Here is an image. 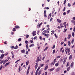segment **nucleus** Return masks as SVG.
<instances>
[{
    "label": "nucleus",
    "mask_w": 75,
    "mask_h": 75,
    "mask_svg": "<svg viewBox=\"0 0 75 75\" xmlns=\"http://www.w3.org/2000/svg\"><path fill=\"white\" fill-rule=\"evenodd\" d=\"M47 32V30H44L42 33V34L43 35H44L45 36H46V38H48V36H49V34H45L46 32Z\"/></svg>",
    "instance_id": "1"
},
{
    "label": "nucleus",
    "mask_w": 75,
    "mask_h": 75,
    "mask_svg": "<svg viewBox=\"0 0 75 75\" xmlns=\"http://www.w3.org/2000/svg\"><path fill=\"white\" fill-rule=\"evenodd\" d=\"M70 48H68V47H66V48L65 49V52H66V54H67V52L68 53H69V52H70Z\"/></svg>",
    "instance_id": "2"
},
{
    "label": "nucleus",
    "mask_w": 75,
    "mask_h": 75,
    "mask_svg": "<svg viewBox=\"0 0 75 75\" xmlns=\"http://www.w3.org/2000/svg\"><path fill=\"white\" fill-rule=\"evenodd\" d=\"M39 58H40V57H38L37 60L36 61L37 63L39 61H40L41 60V58H40V59Z\"/></svg>",
    "instance_id": "3"
},
{
    "label": "nucleus",
    "mask_w": 75,
    "mask_h": 75,
    "mask_svg": "<svg viewBox=\"0 0 75 75\" xmlns=\"http://www.w3.org/2000/svg\"><path fill=\"white\" fill-rule=\"evenodd\" d=\"M36 31H34L32 33V34L33 35V36H35L36 35Z\"/></svg>",
    "instance_id": "4"
},
{
    "label": "nucleus",
    "mask_w": 75,
    "mask_h": 75,
    "mask_svg": "<svg viewBox=\"0 0 75 75\" xmlns=\"http://www.w3.org/2000/svg\"><path fill=\"white\" fill-rule=\"evenodd\" d=\"M5 55V54H4L1 55L0 57L1 59H3V57H4V56Z\"/></svg>",
    "instance_id": "5"
},
{
    "label": "nucleus",
    "mask_w": 75,
    "mask_h": 75,
    "mask_svg": "<svg viewBox=\"0 0 75 75\" xmlns=\"http://www.w3.org/2000/svg\"><path fill=\"white\" fill-rule=\"evenodd\" d=\"M42 72V70H40L38 72V75H40L41 74V72Z\"/></svg>",
    "instance_id": "6"
},
{
    "label": "nucleus",
    "mask_w": 75,
    "mask_h": 75,
    "mask_svg": "<svg viewBox=\"0 0 75 75\" xmlns=\"http://www.w3.org/2000/svg\"><path fill=\"white\" fill-rule=\"evenodd\" d=\"M48 65L47 64H46V67L45 68L44 70H45L47 69L48 68Z\"/></svg>",
    "instance_id": "7"
},
{
    "label": "nucleus",
    "mask_w": 75,
    "mask_h": 75,
    "mask_svg": "<svg viewBox=\"0 0 75 75\" xmlns=\"http://www.w3.org/2000/svg\"><path fill=\"white\" fill-rule=\"evenodd\" d=\"M44 65H45V64H40V67H44Z\"/></svg>",
    "instance_id": "8"
},
{
    "label": "nucleus",
    "mask_w": 75,
    "mask_h": 75,
    "mask_svg": "<svg viewBox=\"0 0 75 75\" xmlns=\"http://www.w3.org/2000/svg\"><path fill=\"white\" fill-rule=\"evenodd\" d=\"M71 34H69L68 35V36L67 37V39H70V38H71Z\"/></svg>",
    "instance_id": "9"
},
{
    "label": "nucleus",
    "mask_w": 75,
    "mask_h": 75,
    "mask_svg": "<svg viewBox=\"0 0 75 75\" xmlns=\"http://www.w3.org/2000/svg\"><path fill=\"white\" fill-rule=\"evenodd\" d=\"M74 62H72L71 64L70 67L71 68H72L73 67V65H74Z\"/></svg>",
    "instance_id": "10"
},
{
    "label": "nucleus",
    "mask_w": 75,
    "mask_h": 75,
    "mask_svg": "<svg viewBox=\"0 0 75 75\" xmlns=\"http://www.w3.org/2000/svg\"><path fill=\"white\" fill-rule=\"evenodd\" d=\"M10 62H8L6 64H5L4 65L5 67H7L8 65H9V64H10Z\"/></svg>",
    "instance_id": "11"
},
{
    "label": "nucleus",
    "mask_w": 75,
    "mask_h": 75,
    "mask_svg": "<svg viewBox=\"0 0 75 75\" xmlns=\"http://www.w3.org/2000/svg\"><path fill=\"white\" fill-rule=\"evenodd\" d=\"M60 70H61V69H60V67H58L56 70V71L57 72H58V71H60Z\"/></svg>",
    "instance_id": "12"
},
{
    "label": "nucleus",
    "mask_w": 75,
    "mask_h": 75,
    "mask_svg": "<svg viewBox=\"0 0 75 75\" xmlns=\"http://www.w3.org/2000/svg\"><path fill=\"white\" fill-rule=\"evenodd\" d=\"M57 21L58 22V23H59L61 22V20H60L59 19H57Z\"/></svg>",
    "instance_id": "13"
},
{
    "label": "nucleus",
    "mask_w": 75,
    "mask_h": 75,
    "mask_svg": "<svg viewBox=\"0 0 75 75\" xmlns=\"http://www.w3.org/2000/svg\"><path fill=\"white\" fill-rule=\"evenodd\" d=\"M59 65V64L58 63H56L55 64V67H58Z\"/></svg>",
    "instance_id": "14"
},
{
    "label": "nucleus",
    "mask_w": 75,
    "mask_h": 75,
    "mask_svg": "<svg viewBox=\"0 0 75 75\" xmlns=\"http://www.w3.org/2000/svg\"><path fill=\"white\" fill-rule=\"evenodd\" d=\"M72 55H70L69 57V59H72Z\"/></svg>",
    "instance_id": "15"
},
{
    "label": "nucleus",
    "mask_w": 75,
    "mask_h": 75,
    "mask_svg": "<svg viewBox=\"0 0 75 75\" xmlns=\"http://www.w3.org/2000/svg\"><path fill=\"white\" fill-rule=\"evenodd\" d=\"M69 65V62H68L67 63V64L66 66V67H68V66Z\"/></svg>",
    "instance_id": "16"
},
{
    "label": "nucleus",
    "mask_w": 75,
    "mask_h": 75,
    "mask_svg": "<svg viewBox=\"0 0 75 75\" xmlns=\"http://www.w3.org/2000/svg\"><path fill=\"white\" fill-rule=\"evenodd\" d=\"M68 45L69 46V47H70V45H71V42H70V41H69L68 42Z\"/></svg>",
    "instance_id": "17"
},
{
    "label": "nucleus",
    "mask_w": 75,
    "mask_h": 75,
    "mask_svg": "<svg viewBox=\"0 0 75 75\" xmlns=\"http://www.w3.org/2000/svg\"><path fill=\"white\" fill-rule=\"evenodd\" d=\"M15 28H20V27L18 25L16 26Z\"/></svg>",
    "instance_id": "18"
},
{
    "label": "nucleus",
    "mask_w": 75,
    "mask_h": 75,
    "mask_svg": "<svg viewBox=\"0 0 75 75\" xmlns=\"http://www.w3.org/2000/svg\"><path fill=\"white\" fill-rule=\"evenodd\" d=\"M40 67H39L38 68V69L36 70V71L38 72V71H39V70H40Z\"/></svg>",
    "instance_id": "19"
},
{
    "label": "nucleus",
    "mask_w": 75,
    "mask_h": 75,
    "mask_svg": "<svg viewBox=\"0 0 75 75\" xmlns=\"http://www.w3.org/2000/svg\"><path fill=\"white\" fill-rule=\"evenodd\" d=\"M21 51L22 53H25V50H21Z\"/></svg>",
    "instance_id": "20"
},
{
    "label": "nucleus",
    "mask_w": 75,
    "mask_h": 75,
    "mask_svg": "<svg viewBox=\"0 0 75 75\" xmlns=\"http://www.w3.org/2000/svg\"><path fill=\"white\" fill-rule=\"evenodd\" d=\"M70 69V67H69L67 68V71H69Z\"/></svg>",
    "instance_id": "21"
},
{
    "label": "nucleus",
    "mask_w": 75,
    "mask_h": 75,
    "mask_svg": "<svg viewBox=\"0 0 75 75\" xmlns=\"http://www.w3.org/2000/svg\"><path fill=\"white\" fill-rule=\"evenodd\" d=\"M56 59H57V58L56 59H54V60L53 61V63H55L56 62Z\"/></svg>",
    "instance_id": "22"
},
{
    "label": "nucleus",
    "mask_w": 75,
    "mask_h": 75,
    "mask_svg": "<svg viewBox=\"0 0 75 75\" xmlns=\"http://www.w3.org/2000/svg\"><path fill=\"white\" fill-rule=\"evenodd\" d=\"M0 52H1L2 54H3V53H4V51H3V50H0Z\"/></svg>",
    "instance_id": "23"
},
{
    "label": "nucleus",
    "mask_w": 75,
    "mask_h": 75,
    "mask_svg": "<svg viewBox=\"0 0 75 75\" xmlns=\"http://www.w3.org/2000/svg\"><path fill=\"white\" fill-rule=\"evenodd\" d=\"M4 61V60H2L0 62L1 64Z\"/></svg>",
    "instance_id": "24"
},
{
    "label": "nucleus",
    "mask_w": 75,
    "mask_h": 75,
    "mask_svg": "<svg viewBox=\"0 0 75 75\" xmlns=\"http://www.w3.org/2000/svg\"><path fill=\"white\" fill-rule=\"evenodd\" d=\"M11 48L12 50H14L15 49V47L14 46H12Z\"/></svg>",
    "instance_id": "25"
},
{
    "label": "nucleus",
    "mask_w": 75,
    "mask_h": 75,
    "mask_svg": "<svg viewBox=\"0 0 75 75\" xmlns=\"http://www.w3.org/2000/svg\"><path fill=\"white\" fill-rule=\"evenodd\" d=\"M26 47L27 49H28V44L26 45Z\"/></svg>",
    "instance_id": "26"
},
{
    "label": "nucleus",
    "mask_w": 75,
    "mask_h": 75,
    "mask_svg": "<svg viewBox=\"0 0 75 75\" xmlns=\"http://www.w3.org/2000/svg\"><path fill=\"white\" fill-rule=\"evenodd\" d=\"M18 46L16 45V47H15V49H17L18 48Z\"/></svg>",
    "instance_id": "27"
},
{
    "label": "nucleus",
    "mask_w": 75,
    "mask_h": 75,
    "mask_svg": "<svg viewBox=\"0 0 75 75\" xmlns=\"http://www.w3.org/2000/svg\"><path fill=\"white\" fill-rule=\"evenodd\" d=\"M21 41V39L19 38L18 39V41Z\"/></svg>",
    "instance_id": "28"
},
{
    "label": "nucleus",
    "mask_w": 75,
    "mask_h": 75,
    "mask_svg": "<svg viewBox=\"0 0 75 75\" xmlns=\"http://www.w3.org/2000/svg\"><path fill=\"white\" fill-rule=\"evenodd\" d=\"M54 68H53L52 69H50V71H53V70H54Z\"/></svg>",
    "instance_id": "29"
},
{
    "label": "nucleus",
    "mask_w": 75,
    "mask_h": 75,
    "mask_svg": "<svg viewBox=\"0 0 75 75\" xmlns=\"http://www.w3.org/2000/svg\"><path fill=\"white\" fill-rule=\"evenodd\" d=\"M29 74V71L27 70V72H26V75H27L28 74Z\"/></svg>",
    "instance_id": "30"
},
{
    "label": "nucleus",
    "mask_w": 75,
    "mask_h": 75,
    "mask_svg": "<svg viewBox=\"0 0 75 75\" xmlns=\"http://www.w3.org/2000/svg\"><path fill=\"white\" fill-rule=\"evenodd\" d=\"M70 13V10H68L67 11V14H68V13Z\"/></svg>",
    "instance_id": "31"
},
{
    "label": "nucleus",
    "mask_w": 75,
    "mask_h": 75,
    "mask_svg": "<svg viewBox=\"0 0 75 75\" xmlns=\"http://www.w3.org/2000/svg\"><path fill=\"white\" fill-rule=\"evenodd\" d=\"M25 44H28V42L27 40H25Z\"/></svg>",
    "instance_id": "32"
},
{
    "label": "nucleus",
    "mask_w": 75,
    "mask_h": 75,
    "mask_svg": "<svg viewBox=\"0 0 75 75\" xmlns=\"http://www.w3.org/2000/svg\"><path fill=\"white\" fill-rule=\"evenodd\" d=\"M30 66H29L28 67V70H27V71H29V70H30Z\"/></svg>",
    "instance_id": "33"
},
{
    "label": "nucleus",
    "mask_w": 75,
    "mask_h": 75,
    "mask_svg": "<svg viewBox=\"0 0 75 75\" xmlns=\"http://www.w3.org/2000/svg\"><path fill=\"white\" fill-rule=\"evenodd\" d=\"M40 25H37V27L38 28H40Z\"/></svg>",
    "instance_id": "34"
},
{
    "label": "nucleus",
    "mask_w": 75,
    "mask_h": 75,
    "mask_svg": "<svg viewBox=\"0 0 75 75\" xmlns=\"http://www.w3.org/2000/svg\"><path fill=\"white\" fill-rule=\"evenodd\" d=\"M47 49H48V47H46L45 48V49L44 50V51H46L47 50Z\"/></svg>",
    "instance_id": "35"
},
{
    "label": "nucleus",
    "mask_w": 75,
    "mask_h": 75,
    "mask_svg": "<svg viewBox=\"0 0 75 75\" xmlns=\"http://www.w3.org/2000/svg\"><path fill=\"white\" fill-rule=\"evenodd\" d=\"M7 61H8V60H7V59H6V60H4V62H5V63H6V62H7Z\"/></svg>",
    "instance_id": "36"
},
{
    "label": "nucleus",
    "mask_w": 75,
    "mask_h": 75,
    "mask_svg": "<svg viewBox=\"0 0 75 75\" xmlns=\"http://www.w3.org/2000/svg\"><path fill=\"white\" fill-rule=\"evenodd\" d=\"M68 7H70L71 6V4H69V3H68Z\"/></svg>",
    "instance_id": "37"
},
{
    "label": "nucleus",
    "mask_w": 75,
    "mask_h": 75,
    "mask_svg": "<svg viewBox=\"0 0 75 75\" xmlns=\"http://www.w3.org/2000/svg\"><path fill=\"white\" fill-rule=\"evenodd\" d=\"M29 63V61H27L26 63V65H28V64Z\"/></svg>",
    "instance_id": "38"
},
{
    "label": "nucleus",
    "mask_w": 75,
    "mask_h": 75,
    "mask_svg": "<svg viewBox=\"0 0 75 75\" xmlns=\"http://www.w3.org/2000/svg\"><path fill=\"white\" fill-rule=\"evenodd\" d=\"M40 31L39 30H38V33H37V34H38V35H39V34H40Z\"/></svg>",
    "instance_id": "39"
},
{
    "label": "nucleus",
    "mask_w": 75,
    "mask_h": 75,
    "mask_svg": "<svg viewBox=\"0 0 75 75\" xmlns=\"http://www.w3.org/2000/svg\"><path fill=\"white\" fill-rule=\"evenodd\" d=\"M55 49H54L53 50V54H54V53H55Z\"/></svg>",
    "instance_id": "40"
},
{
    "label": "nucleus",
    "mask_w": 75,
    "mask_h": 75,
    "mask_svg": "<svg viewBox=\"0 0 75 75\" xmlns=\"http://www.w3.org/2000/svg\"><path fill=\"white\" fill-rule=\"evenodd\" d=\"M20 61V59H19L18 60H17L16 62L15 63H16L17 62H18V61Z\"/></svg>",
    "instance_id": "41"
},
{
    "label": "nucleus",
    "mask_w": 75,
    "mask_h": 75,
    "mask_svg": "<svg viewBox=\"0 0 75 75\" xmlns=\"http://www.w3.org/2000/svg\"><path fill=\"white\" fill-rule=\"evenodd\" d=\"M20 69H21V67L19 66L18 72H20Z\"/></svg>",
    "instance_id": "42"
},
{
    "label": "nucleus",
    "mask_w": 75,
    "mask_h": 75,
    "mask_svg": "<svg viewBox=\"0 0 75 75\" xmlns=\"http://www.w3.org/2000/svg\"><path fill=\"white\" fill-rule=\"evenodd\" d=\"M29 37V35H26V38H28Z\"/></svg>",
    "instance_id": "43"
},
{
    "label": "nucleus",
    "mask_w": 75,
    "mask_h": 75,
    "mask_svg": "<svg viewBox=\"0 0 75 75\" xmlns=\"http://www.w3.org/2000/svg\"><path fill=\"white\" fill-rule=\"evenodd\" d=\"M47 31H50V28H47Z\"/></svg>",
    "instance_id": "44"
},
{
    "label": "nucleus",
    "mask_w": 75,
    "mask_h": 75,
    "mask_svg": "<svg viewBox=\"0 0 75 75\" xmlns=\"http://www.w3.org/2000/svg\"><path fill=\"white\" fill-rule=\"evenodd\" d=\"M25 54H27V55H28V51H26Z\"/></svg>",
    "instance_id": "45"
},
{
    "label": "nucleus",
    "mask_w": 75,
    "mask_h": 75,
    "mask_svg": "<svg viewBox=\"0 0 75 75\" xmlns=\"http://www.w3.org/2000/svg\"><path fill=\"white\" fill-rule=\"evenodd\" d=\"M51 32L52 33V34H54V33L55 32V31H54H54H51Z\"/></svg>",
    "instance_id": "46"
},
{
    "label": "nucleus",
    "mask_w": 75,
    "mask_h": 75,
    "mask_svg": "<svg viewBox=\"0 0 75 75\" xmlns=\"http://www.w3.org/2000/svg\"><path fill=\"white\" fill-rule=\"evenodd\" d=\"M37 67H38V65H35V69H37Z\"/></svg>",
    "instance_id": "47"
},
{
    "label": "nucleus",
    "mask_w": 75,
    "mask_h": 75,
    "mask_svg": "<svg viewBox=\"0 0 75 75\" xmlns=\"http://www.w3.org/2000/svg\"><path fill=\"white\" fill-rule=\"evenodd\" d=\"M63 14L64 16H65L66 15V12H64L63 13Z\"/></svg>",
    "instance_id": "48"
},
{
    "label": "nucleus",
    "mask_w": 75,
    "mask_h": 75,
    "mask_svg": "<svg viewBox=\"0 0 75 75\" xmlns=\"http://www.w3.org/2000/svg\"><path fill=\"white\" fill-rule=\"evenodd\" d=\"M37 74H38V72L36 71L35 74V75H37Z\"/></svg>",
    "instance_id": "49"
},
{
    "label": "nucleus",
    "mask_w": 75,
    "mask_h": 75,
    "mask_svg": "<svg viewBox=\"0 0 75 75\" xmlns=\"http://www.w3.org/2000/svg\"><path fill=\"white\" fill-rule=\"evenodd\" d=\"M7 44V42L5 41L4 44Z\"/></svg>",
    "instance_id": "50"
},
{
    "label": "nucleus",
    "mask_w": 75,
    "mask_h": 75,
    "mask_svg": "<svg viewBox=\"0 0 75 75\" xmlns=\"http://www.w3.org/2000/svg\"><path fill=\"white\" fill-rule=\"evenodd\" d=\"M64 42H61V45H62V44H64Z\"/></svg>",
    "instance_id": "51"
},
{
    "label": "nucleus",
    "mask_w": 75,
    "mask_h": 75,
    "mask_svg": "<svg viewBox=\"0 0 75 75\" xmlns=\"http://www.w3.org/2000/svg\"><path fill=\"white\" fill-rule=\"evenodd\" d=\"M54 36L56 38H58V37L57 36V35L56 33L54 34Z\"/></svg>",
    "instance_id": "52"
},
{
    "label": "nucleus",
    "mask_w": 75,
    "mask_h": 75,
    "mask_svg": "<svg viewBox=\"0 0 75 75\" xmlns=\"http://www.w3.org/2000/svg\"><path fill=\"white\" fill-rule=\"evenodd\" d=\"M46 11L45 10L44 11V14H46Z\"/></svg>",
    "instance_id": "53"
},
{
    "label": "nucleus",
    "mask_w": 75,
    "mask_h": 75,
    "mask_svg": "<svg viewBox=\"0 0 75 75\" xmlns=\"http://www.w3.org/2000/svg\"><path fill=\"white\" fill-rule=\"evenodd\" d=\"M72 35L73 37H74V33L73 32L72 33Z\"/></svg>",
    "instance_id": "54"
},
{
    "label": "nucleus",
    "mask_w": 75,
    "mask_h": 75,
    "mask_svg": "<svg viewBox=\"0 0 75 75\" xmlns=\"http://www.w3.org/2000/svg\"><path fill=\"white\" fill-rule=\"evenodd\" d=\"M66 62V61L65 60H64L63 62V64H64Z\"/></svg>",
    "instance_id": "55"
},
{
    "label": "nucleus",
    "mask_w": 75,
    "mask_h": 75,
    "mask_svg": "<svg viewBox=\"0 0 75 75\" xmlns=\"http://www.w3.org/2000/svg\"><path fill=\"white\" fill-rule=\"evenodd\" d=\"M37 38V36H36L34 38V40H35L36 38Z\"/></svg>",
    "instance_id": "56"
},
{
    "label": "nucleus",
    "mask_w": 75,
    "mask_h": 75,
    "mask_svg": "<svg viewBox=\"0 0 75 75\" xmlns=\"http://www.w3.org/2000/svg\"><path fill=\"white\" fill-rule=\"evenodd\" d=\"M74 21H75L72 20L71 21V22L72 23H74Z\"/></svg>",
    "instance_id": "57"
},
{
    "label": "nucleus",
    "mask_w": 75,
    "mask_h": 75,
    "mask_svg": "<svg viewBox=\"0 0 75 75\" xmlns=\"http://www.w3.org/2000/svg\"><path fill=\"white\" fill-rule=\"evenodd\" d=\"M30 41L31 43H33V40H30Z\"/></svg>",
    "instance_id": "58"
},
{
    "label": "nucleus",
    "mask_w": 75,
    "mask_h": 75,
    "mask_svg": "<svg viewBox=\"0 0 75 75\" xmlns=\"http://www.w3.org/2000/svg\"><path fill=\"white\" fill-rule=\"evenodd\" d=\"M53 19V18H51L50 20V21L51 22V21H52V20Z\"/></svg>",
    "instance_id": "59"
},
{
    "label": "nucleus",
    "mask_w": 75,
    "mask_h": 75,
    "mask_svg": "<svg viewBox=\"0 0 75 75\" xmlns=\"http://www.w3.org/2000/svg\"><path fill=\"white\" fill-rule=\"evenodd\" d=\"M55 45H54L52 48V49H54V48H55Z\"/></svg>",
    "instance_id": "60"
},
{
    "label": "nucleus",
    "mask_w": 75,
    "mask_h": 75,
    "mask_svg": "<svg viewBox=\"0 0 75 75\" xmlns=\"http://www.w3.org/2000/svg\"><path fill=\"white\" fill-rule=\"evenodd\" d=\"M54 64L55 63H54L53 62H52L51 64L52 65H54Z\"/></svg>",
    "instance_id": "61"
},
{
    "label": "nucleus",
    "mask_w": 75,
    "mask_h": 75,
    "mask_svg": "<svg viewBox=\"0 0 75 75\" xmlns=\"http://www.w3.org/2000/svg\"><path fill=\"white\" fill-rule=\"evenodd\" d=\"M67 57H65L64 59V61H66L67 60Z\"/></svg>",
    "instance_id": "62"
},
{
    "label": "nucleus",
    "mask_w": 75,
    "mask_h": 75,
    "mask_svg": "<svg viewBox=\"0 0 75 75\" xmlns=\"http://www.w3.org/2000/svg\"><path fill=\"white\" fill-rule=\"evenodd\" d=\"M71 42V44H73V43H74V40H72Z\"/></svg>",
    "instance_id": "63"
},
{
    "label": "nucleus",
    "mask_w": 75,
    "mask_h": 75,
    "mask_svg": "<svg viewBox=\"0 0 75 75\" xmlns=\"http://www.w3.org/2000/svg\"><path fill=\"white\" fill-rule=\"evenodd\" d=\"M40 40H42V37L40 36Z\"/></svg>",
    "instance_id": "64"
}]
</instances>
